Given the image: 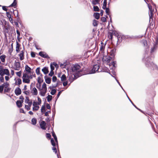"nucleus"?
<instances>
[{"label": "nucleus", "mask_w": 158, "mask_h": 158, "mask_svg": "<svg viewBox=\"0 0 158 158\" xmlns=\"http://www.w3.org/2000/svg\"><path fill=\"white\" fill-rule=\"evenodd\" d=\"M27 73H24L22 77L23 81V82L27 83H29L30 81V79L33 78V75H30Z\"/></svg>", "instance_id": "f257e3e1"}, {"label": "nucleus", "mask_w": 158, "mask_h": 158, "mask_svg": "<svg viewBox=\"0 0 158 158\" xmlns=\"http://www.w3.org/2000/svg\"><path fill=\"white\" fill-rule=\"evenodd\" d=\"M80 66L79 64H75L73 65L72 69V70L73 72L78 73L77 74L78 77L81 76L82 74H83L80 73V72H82V71H81L80 69Z\"/></svg>", "instance_id": "f03ea898"}, {"label": "nucleus", "mask_w": 158, "mask_h": 158, "mask_svg": "<svg viewBox=\"0 0 158 158\" xmlns=\"http://www.w3.org/2000/svg\"><path fill=\"white\" fill-rule=\"evenodd\" d=\"M99 66L98 64H95L94 65L92 69L90 71H87L85 73V74H90L95 73L96 72H100L99 70Z\"/></svg>", "instance_id": "7ed1b4c3"}, {"label": "nucleus", "mask_w": 158, "mask_h": 158, "mask_svg": "<svg viewBox=\"0 0 158 158\" xmlns=\"http://www.w3.org/2000/svg\"><path fill=\"white\" fill-rule=\"evenodd\" d=\"M0 75L3 76L4 75L8 76H10V73L9 70L7 69L1 68L0 69Z\"/></svg>", "instance_id": "20e7f679"}, {"label": "nucleus", "mask_w": 158, "mask_h": 158, "mask_svg": "<svg viewBox=\"0 0 158 158\" xmlns=\"http://www.w3.org/2000/svg\"><path fill=\"white\" fill-rule=\"evenodd\" d=\"M13 69L15 70L19 71L21 68V64L19 62L15 61L13 65Z\"/></svg>", "instance_id": "39448f33"}, {"label": "nucleus", "mask_w": 158, "mask_h": 158, "mask_svg": "<svg viewBox=\"0 0 158 158\" xmlns=\"http://www.w3.org/2000/svg\"><path fill=\"white\" fill-rule=\"evenodd\" d=\"M150 62L151 61L150 60H147L146 65L148 67H150L151 66H152L153 67H156V65L154 64L152 62H151V63Z\"/></svg>", "instance_id": "423d86ee"}, {"label": "nucleus", "mask_w": 158, "mask_h": 158, "mask_svg": "<svg viewBox=\"0 0 158 158\" xmlns=\"http://www.w3.org/2000/svg\"><path fill=\"white\" fill-rule=\"evenodd\" d=\"M31 69L28 66V65H26L25 66V69L24 72H26L25 73L30 74L31 73Z\"/></svg>", "instance_id": "0eeeda50"}, {"label": "nucleus", "mask_w": 158, "mask_h": 158, "mask_svg": "<svg viewBox=\"0 0 158 158\" xmlns=\"http://www.w3.org/2000/svg\"><path fill=\"white\" fill-rule=\"evenodd\" d=\"M21 90L19 87H17L15 89V93L17 96L20 95L21 94Z\"/></svg>", "instance_id": "6e6552de"}, {"label": "nucleus", "mask_w": 158, "mask_h": 158, "mask_svg": "<svg viewBox=\"0 0 158 158\" xmlns=\"http://www.w3.org/2000/svg\"><path fill=\"white\" fill-rule=\"evenodd\" d=\"M51 142L52 143V146H53L54 147L52 148V150L54 152H55L56 153L57 152V150L56 149L55 147H54L55 146V144L54 142V140L53 139H52L51 140Z\"/></svg>", "instance_id": "1a4fd4ad"}, {"label": "nucleus", "mask_w": 158, "mask_h": 158, "mask_svg": "<svg viewBox=\"0 0 158 158\" xmlns=\"http://www.w3.org/2000/svg\"><path fill=\"white\" fill-rule=\"evenodd\" d=\"M39 55L40 56L44 57L47 58L48 57V56L45 52H40L39 53Z\"/></svg>", "instance_id": "9d476101"}, {"label": "nucleus", "mask_w": 158, "mask_h": 158, "mask_svg": "<svg viewBox=\"0 0 158 158\" xmlns=\"http://www.w3.org/2000/svg\"><path fill=\"white\" fill-rule=\"evenodd\" d=\"M31 93L33 95H37L38 94V91L37 89L35 88H33L31 90Z\"/></svg>", "instance_id": "9b49d317"}, {"label": "nucleus", "mask_w": 158, "mask_h": 158, "mask_svg": "<svg viewBox=\"0 0 158 158\" xmlns=\"http://www.w3.org/2000/svg\"><path fill=\"white\" fill-rule=\"evenodd\" d=\"M24 51L22 50L20 52V53L19 55V57L20 60H23L24 58Z\"/></svg>", "instance_id": "f8f14e48"}, {"label": "nucleus", "mask_w": 158, "mask_h": 158, "mask_svg": "<svg viewBox=\"0 0 158 158\" xmlns=\"http://www.w3.org/2000/svg\"><path fill=\"white\" fill-rule=\"evenodd\" d=\"M25 102L26 103L29 104V106H31L32 105V102L31 101H30L29 98L28 97H26Z\"/></svg>", "instance_id": "ddd939ff"}, {"label": "nucleus", "mask_w": 158, "mask_h": 158, "mask_svg": "<svg viewBox=\"0 0 158 158\" xmlns=\"http://www.w3.org/2000/svg\"><path fill=\"white\" fill-rule=\"evenodd\" d=\"M46 123L44 121H42L41 122L40 124V126L41 128L44 130H45L46 128L45 127L46 126Z\"/></svg>", "instance_id": "4468645a"}, {"label": "nucleus", "mask_w": 158, "mask_h": 158, "mask_svg": "<svg viewBox=\"0 0 158 158\" xmlns=\"http://www.w3.org/2000/svg\"><path fill=\"white\" fill-rule=\"evenodd\" d=\"M9 29L10 27L9 26H6L4 27L3 29V31L5 35H6V33H8Z\"/></svg>", "instance_id": "2eb2a0df"}, {"label": "nucleus", "mask_w": 158, "mask_h": 158, "mask_svg": "<svg viewBox=\"0 0 158 158\" xmlns=\"http://www.w3.org/2000/svg\"><path fill=\"white\" fill-rule=\"evenodd\" d=\"M47 89H42L40 92V95L42 96H44L47 92Z\"/></svg>", "instance_id": "dca6fc26"}, {"label": "nucleus", "mask_w": 158, "mask_h": 158, "mask_svg": "<svg viewBox=\"0 0 158 158\" xmlns=\"http://www.w3.org/2000/svg\"><path fill=\"white\" fill-rule=\"evenodd\" d=\"M20 45L19 44V43L16 41V51L17 53H18L19 52L20 50Z\"/></svg>", "instance_id": "f3484780"}, {"label": "nucleus", "mask_w": 158, "mask_h": 158, "mask_svg": "<svg viewBox=\"0 0 158 158\" xmlns=\"http://www.w3.org/2000/svg\"><path fill=\"white\" fill-rule=\"evenodd\" d=\"M157 42L156 41L155 44H154L153 47L151 48V52H153L155 51V50H156L157 47Z\"/></svg>", "instance_id": "a211bd4d"}, {"label": "nucleus", "mask_w": 158, "mask_h": 158, "mask_svg": "<svg viewBox=\"0 0 158 158\" xmlns=\"http://www.w3.org/2000/svg\"><path fill=\"white\" fill-rule=\"evenodd\" d=\"M6 56L5 55H2L1 56H0V59L1 60V62L3 63H4L5 61V58Z\"/></svg>", "instance_id": "6ab92c4d"}, {"label": "nucleus", "mask_w": 158, "mask_h": 158, "mask_svg": "<svg viewBox=\"0 0 158 158\" xmlns=\"http://www.w3.org/2000/svg\"><path fill=\"white\" fill-rule=\"evenodd\" d=\"M37 81L38 83L40 84L39 87H40V84L43 82V80L42 79V75L41 74V75L38 78Z\"/></svg>", "instance_id": "aec40b11"}, {"label": "nucleus", "mask_w": 158, "mask_h": 158, "mask_svg": "<svg viewBox=\"0 0 158 158\" xmlns=\"http://www.w3.org/2000/svg\"><path fill=\"white\" fill-rule=\"evenodd\" d=\"M42 70L45 74H47L48 73V68L47 67H45Z\"/></svg>", "instance_id": "412c9836"}, {"label": "nucleus", "mask_w": 158, "mask_h": 158, "mask_svg": "<svg viewBox=\"0 0 158 158\" xmlns=\"http://www.w3.org/2000/svg\"><path fill=\"white\" fill-rule=\"evenodd\" d=\"M22 83V80L20 78L18 79L15 81V84L19 86V85Z\"/></svg>", "instance_id": "4be33fe9"}, {"label": "nucleus", "mask_w": 158, "mask_h": 158, "mask_svg": "<svg viewBox=\"0 0 158 158\" xmlns=\"http://www.w3.org/2000/svg\"><path fill=\"white\" fill-rule=\"evenodd\" d=\"M23 101L22 102L20 101H17L16 102V104L19 107H21L22 106V103Z\"/></svg>", "instance_id": "5701e85b"}, {"label": "nucleus", "mask_w": 158, "mask_h": 158, "mask_svg": "<svg viewBox=\"0 0 158 158\" xmlns=\"http://www.w3.org/2000/svg\"><path fill=\"white\" fill-rule=\"evenodd\" d=\"M94 18L96 19H98L100 17V15L98 13H95L94 15Z\"/></svg>", "instance_id": "b1692460"}, {"label": "nucleus", "mask_w": 158, "mask_h": 158, "mask_svg": "<svg viewBox=\"0 0 158 158\" xmlns=\"http://www.w3.org/2000/svg\"><path fill=\"white\" fill-rule=\"evenodd\" d=\"M66 76L65 75L63 74L62 75V76L61 77V81H64L66 80Z\"/></svg>", "instance_id": "393cba45"}, {"label": "nucleus", "mask_w": 158, "mask_h": 158, "mask_svg": "<svg viewBox=\"0 0 158 158\" xmlns=\"http://www.w3.org/2000/svg\"><path fill=\"white\" fill-rule=\"evenodd\" d=\"M39 108H40V106H34L33 107L32 110L33 111H36L38 110H39Z\"/></svg>", "instance_id": "a878e982"}, {"label": "nucleus", "mask_w": 158, "mask_h": 158, "mask_svg": "<svg viewBox=\"0 0 158 158\" xmlns=\"http://www.w3.org/2000/svg\"><path fill=\"white\" fill-rule=\"evenodd\" d=\"M37 123V120L36 118H33L31 119V123L32 124L35 125Z\"/></svg>", "instance_id": "bb28decb"}, {"label": "nucleus", "mask_w": 158, "mask_h": 158, "mask_svg": "<svg viewBox=\"0 0 158 158\" xmlns=\"http://www.w3.org/2000/svg\"><path fill=\"white\" fill-rule=\"evenodd\" d=\"M93 25L94 26H97L98 23V21L94 19L93 21Z\"/></svg>", "instance_id": "cd10ccee"}, {"label": "nucleus", "mask_w": 158, "mask_h": 158, "mask_svg": "<svg viewBox=\"0 0 158 158\" xmlns=\"http://www.w3.org/2000/svg\"><path fill=\"white\" fill-rule=\"evenodd\" d=\"M113 66V68H111L112 69V70L113 71L115 69V68H116V66H115L116 65V62L115 61H113L112 63V64Z\"/></svg>", "instance_id": "c85d7f7f"}, {"label": "nucleus", "mask_w": 158, "mask_h": 158, "mask_svg": "<svg viewBox=\"0 0 158 158\" xmlns=\"http://www.w3.org/2000/svg\"><path fill=\"white\" fill-rule=\"evenodd\" d=\"M105 48V45L102 42L101 43V45L100 48V50L103 51Z\"/></svg>", "instance_id": "c756f323"}, {"label": "nucleus", "mask_w": 158, "mask_h": 158, "mask_svg": "<svg viewBox=\"0 0 158 158\" xmlns=\"http://www.w3.org/2000/svg\"><path fill=\"white\" fill-rule=\"evenodd\" d=\"M9 85V83L7 82L4 83V84L2 85L3 87L5 88H7L8 86Z\"/></svg>", "instance_id": "7c9ffc66"}, {"label": "nucleus", "mask_w": 158, "mask_h": 158, "mask_svg": "<svg viewBox=\"0 0 158 158\" xmlns=\"http://www.w3.org/2000/svg\"><path fill=\"white\" fill-rule=\"evenodd\" d=\"M51 79L49 78L45 79V81L46 83L49 84L51 83Z\"/></svg>", "instance_id": "2f4dec72"}, {"label": "nucleus", "mask_w": 158, "mask_h": 158, "mask_svg": "<svg viewBox=\"0 0 158 158\" xmlns=\"http://www.w3.org/2000/svg\"><path fill=\"white\" fill-rule=\"evenodd\" d=\"M94 10L95 11H98L99 10V9L98 6H94Z\"/></svg>", "instance_id": "473e14b6"}, {"label": "nucleus", "mask_w": 158, "mask_h": 158, "mask_svg": "<svg viewBox=\"0 0 158 158\" xmlns=\"http://www.w3.org/2000/svg\"><path fill=\"white\" fill-rule=\"evenodd\" d=\"M99 1L95 0H94L92 2V4L94 5H96L98 4L99 3Z\"/></svg>", "instance_id": "72a5a7b5"}, {"label": "nucleus", "mask_w": 158, "mask_h": 158, "mask_svg": "<svg viewBox=\"0 0 158 158\" xmlns=\"http://www.w3.org/2000/svg\"><path fill=\"white\" fill-rule=\"evenodd\" d=\"M105 58H106L105 60L106 61H107L109 62L110 61V57L106 56L103 58V59H104Z\"/></svg>", "instance_id": "f704fd0d"}, {"label": "nucleus", "mask_w": 158, "mask_h": 158, "mask_svg": "<svg viewBox=\"0 0 158 158\" xmlns=\"http://www.w3.org/2000/svg\"><path fill=\"white\" fill-rule=\"evenodd\" d=\"M40 68L38 67L37 68L36 70V73L37 75L40 74Z\"/></svg>", "instance_id": "c9c22d12"}, {"label": "nucleus", "mask_w": 158, "mask_h": 158, "mask_svg": "<svg viewBox=\"0 0 158 158\" xmlns=\"http://www.w3.org/2000/svg\"><path fill=\"white\" fill-rule=\"evenodd\" d=\"M52 96L48 95L47 97L48 101L50 102L52 100Z\"/></svg>", "instance_id": "e433bc0d"}, {"label": "nucleus", "mask_w": 158, "mask_h": 158, "mask_svg": "<svg viewBox=\"0 0 158 158\" xmlns=\"http://www.w3.org/2000/svg\"><path fill=\"white\" fill-rule=\"evenodd\" d=\"M16 32H17V33L18 35V36H17V39L19 41H20V40H19V36L20 35V32H19V31L18 30H17L16 31Z\"/></svg>", "instance_id": "4c0bfd02"}, {"label": "nucleus", "mask_w": 158, "mask_h": 158, "mask_svg": "<svg viewBox=\"0 0 158 158\" xmlns=\"http://www.w3.org/2000/svg\"><path fill=\"white\" fill-rule=\"evenodd\" d=\"M16 73L17 76H18L19 77H20L21 75L22 71H20L19 72H17Z\"/></svg>", "instance_id": "58836bf2"}, {"label": "nucleus", "mask_w": 158, "mask_h": 158, "mask_svg": "<svg viewBox=\"0 0 158 158\" xmlns=\"http://www.w3.org/2000/svg\"><path fill=\"white\" fill-rule=\"evenodd\" d=\"M10 90V88H8V87L7 88H5V89H4V91L5 92H9Z\"/></svg>", "instance_id": "ea45409f"}, {"label": "nucleus", "mask_w": 158, "mask_h": 158, "mask_svg": "<svg viewBox=\"0 0 158 158\" xmlns=\"http://www.w3.org/2000/svg\"><path fill=\"white\" fill-rule=\"evenodd\" d=\"M56 92V91L55 89H52L51 92V94L52 95H54Z\"/></svg>", "instance_id": "a19ab883"}, {"label": "nucleus", "mask_w": 158, "mask_h": 158, "mask_svg": "<svg viewBox=\"0 0 158 158\" xmlns=\"http://www.w3.org/2000/svg\"><path fill=\"white\" fill-rule=\"evenodd\" d=\"M142 42L144 46H146L147 45V43L146 40H142Z\"/></svg>", "instance_id": "79ce46f5"}, {"label": "nucleus", "mask_w": 158, "mask_h": 158, "mask_svg": "<svg viewBox=\"0 0 158 158\" xmlns=\"http://www.w3.org/2000/svg\"><path fill=\"white\" fill-rule=\"evenodd\" d=\"M106 9V12L107 14L108 15H110V11L109 8H107Z\"/></svg>", "instance_id": "37998d69"}, {"label": "nucleus", "mask_w": 158, "mask_h": 158, "mask_svg": "<svg viewBox=\"0 0 158 158\" xmlns=\"http://www.w3.org/2000/svg\"><path fill=\"white\" fill-rule=\"evenodd\" d=\"M45 111V106H42L41 108V112L43 113Z\"/></svg>", "instance_id": "c03bdc74"}, {"label": "nucleus", "mask_w": 158, "mask_h": 158, "mask_svg": "<svg viewBox=\"0 0 158 158\" xmlns=\"http://www.w3.org/2000/svg\"><path fill=\"white\" fill-rule=\"evenodd\" d=\"M40 104L39 102H34L33 103V106H38V105H40Z\"/></svg>", "instance_id": "a18cd8bd"}, {"label": "nucleus", "mask_w": 158, "mask_h": 158, "mask_svg": "<svg viewBox=\"0 0 158 158\" xmlns=\"http://www.w3.org/2000/svg\"><path fill=\"white\" fill-rule=\"evenodd\" d=\"M23 93L26 95H29L30 94V92L29 90L27 91H26V90H25L23 92Z\"/></svg>", "instance_id": "49530a36"}, {"label": "nucleus", "mask_w": 158, "mask_h": 158, "mask_svg": "<svg viewBox=\"0 0 158 158\" xmlns=\"http://www.w3.org/2000/svg\"><path fill=\"white\" fill-rule=\"evenodd\" d=\"M153 15V11L151 10L150 14H149L150 19H152V16Z\"/></svg>", "instance_id": "de8ad7c7"}, {"label": "nucleus", "mask_w": 158, "mask_h": 158, "mask_svg": "<svg viewBox=\"0 0 158 158\" xmlns=\"http://www.w3.org/2000/svg\"><path fill=\"white\" fill-rule=\"evenodd\" d=\"M17 2L16 0H14L13 3L10 6H14L16 5Z\"/></svg>", "instance_id": "09e8293b"}, {"label": "nucleus", "mask_w": 158, "mask_h": 158, "mask_svg": "<svg viewBox=\"0 0 158 158\" xmlns=\"http://www.w3.org/2000/svg\"><path fill=\"white\" fill-rule=\"evenodd\" d=\"M52 65L54 66L56 68H58L59 67L58 65L56 63L54 62L52 63Z\"/></svg>", "instance_id": "8fccbe9b"}, {"label": "nucleus", "mask_w": 158, "mask_h": 158, "mask_svg": "<svg viewBox=\"0 0 158 158\" xmlns=\"http://www.w3.org/2000/svg\"><path fill=\"white\" fill-rule=\"evenodd\" d=\"M25 108L27 109V110H29L30 109V107L31 106H30L29 105V104H28V105H25Z\"/></svg>", "instance_id": "3c124183"}, {"label": "nucleus", "mask_w": 158, "mask_h": 158, "mask_svg": "<svg viewBox=\"0 0 158 158\" xmlns=\"http://www.w3.org/2000/svg\"><path fill=\"white\" fill-rule=\"evenodd\" d=\"M6 15L7 17L9 18H11V15L9 12H6Z\"/></svg>", "instance_id": "603ef678"}, {"label": "nucleus", "mask_w": 158, "mask_h": 158, "mask_svg": "<svg viewBox=\"0 0 158 158\" xmlns=\"http://www.w3.org/2000/svg\"><path fill=\"white\" fill-rule=\"evenodd\" d=\"M42 87L43 88V89H47V88L46 87V85L45 83H44L42 85Z\"/></svg>", "instance_id": "864d4df0"}, {"label": "nucleus", "mask_w": 158, "mask_h": 158, "mask_svg": "<svg viewBox=\"0 0 158 158\" xmlns=\"http://www.w3.org/2000/svg\"><path fill=\"white\" fill-rule=\"evenodd\" d=\"M101 21L102 22H105L106 21V19L104 17H102L101 19Z\"/></svg>", "instance_id": "5fc2aeb1"}, {"label": "nucleus", "mask_w": 158, "mask_h": 158, "mask_svg": "<svg viewBox=\"0 0 158 158\" xmlns=\"http://www.w3.org/2000/svg\"><path fill=\"white\" fill-rule=\"evenodd\" d=\"M106 3L105 2H103V6H102V8L105 9L106 8Z\"/></svg>", "instance_id": "6e6d98bb"}, {"label": "nucleus", "mask_w": 158, "mask_h": 158, "mask_svg": "<svg viewBox=\"0 0 158 158\" xmlns=\"http://www.w3.org/2000/svg\"><path fill=\"white\" fill-rule=\"evenodd\" d=\"M52 81L53 82H55L57 80L56 77V76H53L52 78Z\"/></svg>", "instance_id": "4d7b16f0"}, {"label": "nucleus", "mask_w": 158, "mask_h": 158, "mask_svg": "<svg viewBox=\"0 0 158 158\" xmlns=\"http://www.w3.org/2000/svg\"><path fill=\"white\" fill-rule=\"evenodd\" d=\"M104 71L107 73H109V72H110V71L107 68H105L104 70Z\"/></svg>", "instance_id": "13d9d810"}, {"label": "nucleus", "mask_w": 158, "mask_h": 158, "mask_svg": "<svg viewBox=\"0 0 158 158\" xmlns=\"http://www.w3.org/2000/svg\"><path fill=\"white\" fill-rule=\"evenodd\" d=\"M4 87H3V86L2 85L0 86V92L2 93L3 89Z\"/></svg>", "instance_id": "bf43d9fd"}, {"label": "nucleus", "mask_w": 158, "mask_h": 158, "mask_svg": "<svg viewBox=\"0 0 158 158\" xmlns=\"http://www.w3.org/2000/svg\"><path fill=\"white\" fill-rule=\"evenodd\" d=\"M50 67H51V70L52 71H53V70L54 69V66H53L52 65V63H51V64Z\"/></svg>", "instance_id": "052dcab7"}, {"label": "nucleus", "mask_w": 158, "mask_h": 158, "mask_svg": "<svg viewBox=\"0 0 158 158\" xmlns=\"http://www.w3.org/2000/svg\"><path fill=\"white\" fill-rule=\"evenodd\" d=\"M54 74V72L53 71H51L50 73L49 74V75L50 76H52Z\"/></svg>", "instance_id": "680f3d73"}, {"label": "nucleus", "mask_w": 158, "mask_h": 158, "mask_svg": "<svg viewBox=\"0 0 158 158\" xmlns=\"http://www.w3.org/2000/svg\"><path fill=\"white\" fill-rule=\"evenodd\" d=\"M31 57H34L35 56V53L33 52H31Z\"/></svg>", "instance_id": "e2e57ef3"}, {"label": "nucleus", "mask_w": 158, "mask_h": 158, "mask_svg": "<svg viewBox=\"0 0 158 158\" xmlns=\"http://www.w3.org/2000/svg\"><path fill=\"white\" fill-rule=\"evenodd\" d=\"M11 73L12 75V76L10 77V78L12 76H13L14 75V71L13 70H11Z\"/></svg>", "instance_id": "0e129e2a"}, {"label": "nucleus", "mask_w": 158, "mask_h": 158, "mask_svg": "<svg viewBox=\"0 0 158 158\" xmlns=\"http://www.w3.org/2000/svg\"><path fill=\"white\" fill-rule=\"evenodd\" d=\"M9 76H7L5 77V79L6 81H8L10 79Z\"/></svg>", "instance_id": "69168bd1"}, {"label": "nucleus", "mask_w": 158, "mask_h": 158, "mask_svg": "<svg viewBox=\"0 0 158 158\" xmlns=\"http://www.w3.org/2000/svg\"><path fill=\"white\" fill-rule=\"evenodd\" d=\"M46 136L47 138H50L51 137L50 134L49 133H47L46 134Z\"/></svg>", "instance_id": "338daca9"}, {"label": "nucleus", "mask_w": 158, "mask_h": 158, "mask_svg": "<svg viewBox=\"0 0 158 158\" xmlns=\"http://www.w3.org/2000/svg\"><path fill=\"white\" fill-rule=\"evenodd\" d=\"M0 80L2 82H4V77L3 76L0 77Z\"/></svg>", "instance_id": "774afa93"}]
</instances>
